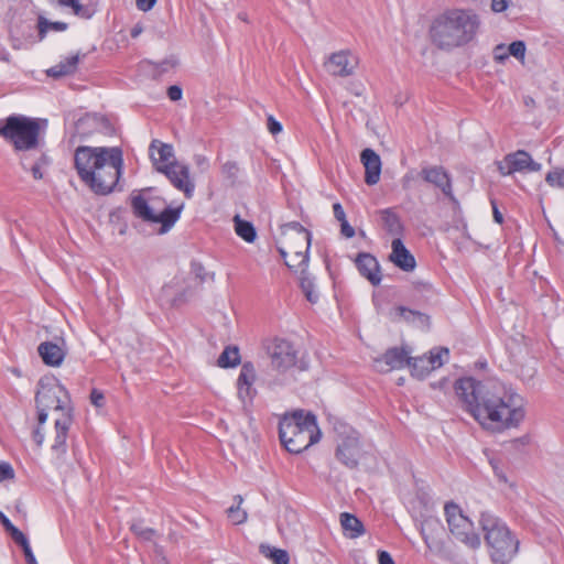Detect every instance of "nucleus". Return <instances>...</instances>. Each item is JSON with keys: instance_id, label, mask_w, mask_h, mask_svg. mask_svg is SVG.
I'll list each match as a JSON object with an SVG mask.
<instances>
[{"instance_id": "obj_38", "label": "nucleus", "mask_w": 564, "mask_h": 564, "mask_svg": "<svg viewBox=\"0 0 564 564\" xmlns=\"http://www.w3.org/2000/svg\"><path fill=\"white\" fill-rule=\"evenodd\" d=\"M235 499L238 501V503L236 507L232 506L227 510L228 518L232 521L234 524H241L247 520V512L240 509L242 497L236 496Z\"/></svg>"}, {"instance_id": "obj_18", "label": "nucleus", "mask_w": 564, "mask_h": 564, "mask_svg": "<svg viewBox=\"0 0 564 564\" xmlns=\"http://www.w3.org/2000/svg\"><path fill=\"white\" fill-rule=\"evenodd\" d=\"M149 151L153 165L160 173L167 170L170 165L180 163L175 160L173 147L161 142L160 140H153L150 144Z\"/></svg>"}, {"instance_id": "obj_27", "label": "nucleus", "mask_w": 564, "mask_h": 564, "mask_svg": "<svg viewBox=\"0 0 564 564\" xmlns=\"http://www.w3.org/2000/svg\"><path fill=\"white\" fill-rule=\"evenodd\" d=\"M79 59H80L79 54L70 55V56L66 57L64 61H61L58 64L48 68L46 70V74L54 78L74 74L77 69Z\"/></svg>"}, {"instance_id": "obj_8", "label": "nucleus", "mask_w": 564, "mask_h": 564, "mask_svg": "<svg viewBox=\"0 0 564 564\" xmlns=\"http://www.w3.org/2000/svg\"><path fill=\"white\" fill-rule=\"evenodd\" d=\"M445 516L451 534L470 549H478L481 540L475 531L473 521L466 517L456 503L445 505Z\"/></svg>"}, {"instance_id": "obj_60", "label": "nucleus", "mask_w": 564, "mask_h": 564, "mask_svg": "<svg viewBox=\"0 0 564 564\" xmlns=\"http://www.w3.org/2000/svg\"><path fill=\"white\" fill-rule=\"evenodd\" d=\"M143 29L140 24H135L132 29H131V36L132 37H138L141 33H142Z\"/></svg>"}, {"instance_id": "obj_35", "label": "nucleus", "mask_w": 564, "mask_h": 564, "mask_svg": "<svg viewBox=\"0 0 564 564\" xmlns=\"http://www.w3.org/2000/svg\"><path fill=\"white\" fill-rule=\"evenodd\" d=\"M240 362V355L237 347H226L218 357L217 364L221 368L235 367Z\"/></svg>"}, {"instance_id": "obj_32", "label": "nucleus", "mask_w": 564, "mask_h": 564, "mask_svg": "<svg viewBox=\"0 0 564 564\" xmlns=\"http://www.w3.org/2000/svg\"><path fill=\"white\" fill-rule=\"evenodd\" d=\"M234 221L237 235L247 242H253L257 237L253 225L247 220H242L238 215L235 216Z\"/></svg>"}, {"instance_id": "obj_17", "label": "nucleus", "mask_w": 564, "mask_h": 564, "mask_svg": "<svg viewBox=\"0 0 564 564\" xmlns=\"http://www.w3.org/2000/svg\"><path fill=\"white\" fill-rule=\"evenodd\" d=\"M37 352L45 365L58 367L65 359L67 345L62 336H56L54 341L41 343L37 347Z\"/></svg>"}, {"instance_id": "obj_63", "label": "nucleus", "mask_w": 564, "mask_h": 564, "mask_svg": "<svg viewBox=\"0 0 564 564\" xmlns=\"http://www.w3.org/2000/svg\"><path fill=\"white\" fill-rule=\"evenodd\" d=\"M158 564H167L165 557H161L159 561H158Z\"/></svg>"}, {"instance_id": "obj_61", "label": "nucleus", "mask_w": 564, "mask_h": 564, "mask_svg": "<svg viewBox=\"0 0 564 564\" xmlns=\"http://www.w3.org/2000/svg\"><path fill=\"white\" fill-rule=\"evenodd\" d=\"M174 65H175V63H174V62H172V61H165V62H163V63H162V66H163V67H162V70H166V69H167V68H166V66H171V67H173Z\"/></svg>"}, {"instance_id": "obj_41", "label": "nucleus", "mask_w": 564, "mask_h": 564, "mask_svg": "<svg viewBox=\"0 0 564 564\" xmlns=\"http://www.w3.org/2000/svg\"><path fill=\"white\" fill-rule=\"evenodd\" d=\"M525 43L523 41H514L508 45L509 55L517 59L523 61L525 56Z\"/></svg>"}, {"instance_id": "obj_20", "label": "nucleus", "mask_w": 564, "mask_h": 564, "mask_svg": "<svg viewBox=\"0 0 564 564\" xmlns=\"http://www.w3.org/2000/svg\"><path fill=\"white\" fill-rule=\"evenodd\" d=\"M257 375L256 369L251 362H245L241 366L240 373L237 379L238 397L245 403L247 400H251L256 390L253 383Z\"/></svg>"}, {"instance_id": "obj_49", "label": "nucleus", "mask_w": 564, "mask_h": 564, "mask_svg": "<svg viewBox=\"0 0 564 564\" xmlns=\"http://www.w3.org/2000/svg\"><path fill=\"white\" fill-rule=\"evenodd\" d=\"M268 130L273 134H278L282 131V124L276 121L273 116L268 117Z\"/></svg>"}, {"instance_id": "obj_12", "label": "nucleus", "mask_w": 564, "mask_h": 564, "mask_svg": "<svg viewBox=\"0 0 564 564\" xmlns=\"http://www.w3.org/2000/svg\"><path fill=\"white\" fill-rule=\"evenodd\" d=\"M361 456V447L359 435L356 431L350 430L337 444L336 457L348 468H356Z\"/></svg>"}, {"instance_id": "obj_28", "label": "nucleus", "mask_w": 564, "mask_h": 564, "mask_svg": "<svg viewBox=\"0 0 564 564\" xmlns=\"http://www.w3.org/2000/svg\"><path fill=\"white\" fill-rule=\"evenodd\" d=\"M340 524L345 534L350 539H356L364 534L365 529L361 521L351 513L343 512L340 514Z\"/></svg>"}, {"instance_id": "obj_53", "label": "nucleus", "mask_w": 564, "mask_h": 564, "mask_svg": "<svg viewBox=\"0 0 564 564\" xmlns=\"http://www.w3.org/2000/svg\"><path fill=\"white\" fill-rule=\"evenodd\" d=\"M195 163L202 172H205L209 169L208 159L204 155H195Z\"/></svg>"}, {"instance_id": "obj_59", "label": "nucleus", "mask_w": 564, "mask_h": 564, "mask_svg": "<svg viewBox=\"0 0 564 564\" xmlns=\"http://www.w3.org/2000/svg\"><path fill=\"white\" fill-rule=\"evenodd\" d=\"M0 522L4 527V529L9 532L14 525L11 523V521L3 514V512L0 511Z\"/></svg>"}, {"instance_id": "obj_46", "label": "nucleus", "mask_w": 564, "mask_h": 564, "mask_svg": "<svg viewBox=\"0 0 564 564\" xmlns=\"http://www.w3.org/2000/svg\"><path fill=\"white\" fill-rule=\"evenodd\" d=\"M45 423H41L39 420H37V426L34 429L33 433H32V437H33V441L35 442V444L40 447L43 445L44 443V433H43V425Z\"/></svg>"}, {"instance_id": "obj_54", "label": "nucleus", "mask_w": 564, "mask_h": 564, "mask_svg": "<svg viewBox=\"0 0 564 564\" xmlns=\"http://www.w3.org/2000/svg\"><path fill=\"white\" fill-rule=\"evenodd\" d=\"M333 212H334V216L335 218L338 220V221H343L346 219V214H345V210L343 208V206L339 204V203H335L333 205Z\"/></svg>"}, {"instance_id": "obj_64", "label": "nucleus", "mask_w": 564, "mask_h": 564, "mask_svg": "<svg viewBox=\"0 0 564 564\" xmlns=\"http://www.w3.org/2000/svg\"><path fill=\"white\" fill-rule=\"evenodd\" d=\"M239 18H240L241 20H243V21H247V19H246V15H245V14H239Z\"/></svg>"}, {"instance_id": "obj_44", "label": "nucleus", "mask_w": 564, "mask_h": 564, "mask_svg": "<svg viewBox=\"0 0 564 564\" xmlns=\"http://www.w3.org/2000/svg\"><path fill=\"white\" fill-rule=\"evenodd\" d=\"M14 470L9 463H0V481L13 479Z\"/></svg>"}, {"instance_id": "obj_34", "label": "nucleus", "mask_w": 564, "mask_h": 564, "mask_svg": "<svg viewBox=\"0 0 564 564\" xmlns=\"http://www.w3.org/2000/svg\"><path fill=\"white\" fill-rule=\"evenodd\" d=\"M260 552L270 558L274 564H289L290 556L285 550L276 549L270 545H260Z\"/></svg>"}, {"instance_id": "obj_9", "label": "nucleus", "mask_w": 564, "mask_h": 564, "mask_svg": "<svg viewBox=\"0 0 564 564\" xmlns=\"http://www.w3.org/2000/svg\"><path fill=\"white\" fill-rule=\"evenodd\" d=\"M421 534L431 552L448 562H456L455 554L446 545V532L436 518H427L421 524Z\"/></svg>"}, {"instance_id": "obj_42", "label": "nucleus", "mask_w": 564, "mask_h": 564, "mask_svg": "<svg viewBox=\"0 0 564 564\" xmlns=\"http://www.w3.org/2000/svg\"><path fill=\"white\" fill-rule=\"evenodd\" d=\"M221 172L225 177L234 182L238 176V164L234 161H227L226 163L223 164Z\"/></svg>"}, {"instance_id": "obj_13", "label": "nucleus", "mask_w": 564, "mask_h": 564, "mask_svg": "<svg viewBox=\"0 0 564 564\" xmlns=\"http://www.w3.org/2000/svg\"><path fill=\"white\" fill-rule=\"evenodd\" d=\"M501 174L510 175L518 171L536 172L541 170V164L532 160L531 155L522 150L508 154L503 161L498 164Z\"/></svg>"}, {"instance_id": "obj_24", "label": "nucleus", "mask_w": 564, "mask_h": 564, "mask_svg": "<svg viewBox=\"0 0 564 564\" xmlns=\"http://www.w3.org/2000/svg\"><path fill=\"white\" fill-rule=\"evenodd\" d=\"M356 265L360 274L368 279L371 284L378 285L381 282L379 263L373 256L360 253L356 260Z\"/></svg>"}, {"instance_id": "obj_3", "label": "nucleus", "mask_w": 564, "mask_h": 564, "mask_svg": "<svg viewBox=\"0 0 564 564\" xmlns=\"http://www.w3.org/2000/svg\"><path fill=\"white\" fill-rule=\"evenodd\" d=\"M35 403L41 423L46 422L48 410L59 413V416L55 419V436L51 448L56 459H61L66 453L67 434L73 422L69 393L56 379H41L35 395Z\"/></svg>"}, {"instance_id": "obj_2", "label": "nucleus", "mask_w": 564, "mask_h": 564, "mask_svg": "<svg viewBox=\"0 0 564 564\" xmlns=\"http://www.w3.org/2000/svg\"><path fill=\"white\" fill-rule=\"evenodd\" d=\"M74 161L80 180L98 195L113 191L123 167L122 151L117 147H78Z\"/></svg>"}, {"instance_id": "obj_19", "label": "nucleus", "mask_w": 564, "mask_h": 564, "mask_svg": "<svg viewBox=\"0 0 564 564\" xmlns=\"http://www.w3.org/2000/svg\"><path fill=\"white\" fill-rule=\"evenodd\" d=\"M293 242H286L285 248H279V252L282 258L285 259V264L296 271H302L307 269L308 264V249L310 248H295Z\"/></svg>"}, {"instance_id": "obj_52", "label": "nucleus", "mask_w": 564, "mask_h": 564, "mask_svg": "<svg viewBox=\"0 0 564 564\" xmlns=\"http://www.w3.org/2000/svg\"><path fill=\"white\" fill-rule=\"evenodd\" d=\"M340 232L346 238H352L355 236V229L348 224L347 219L340 221Z\"/></svg>"}, {"instance_id": "obj_6", "label": "nucleus", "mask_w": 564, "mask_h": 564, "mask_svg": "<svg viewBox=\"0 0 564 564\" xmlns=\"http://www.w3.org/2000/svg\"><path fill=\"white\" fill-rule=\"evenodd\" d=\"M479 523L491 560L498 564H506L511 561L518 552L519 541L512 536L507 525L487 511L481 512Z\"/></svg>"}, {"instance_id": "obj_58", "label": "nucleus", "mask_w": 564, "mask_h": 564, "mask_svg": "<svg viewBox=\"0 0 564 564\" xmlns=\"http://www.w3.org/2000/svg\"><path fill=\"white\" fill-rule=\"evenodd\" d=\"M491 205H492V214H494L495 221L498 224H502V221H503L502 214L498 210V207L494 200H491Z\"/></svg>"}, {"instance_id": "obj_1", "label": "nucleus", "mask_w": 564, "mask_h": 564, "mask_svg": "<svg viewBox=\"0 0 564 564\" xmlns=\"http://www.w3.org/2000/svg\"><path fill=\"white\" fill-rule=\"evenodd\" d=\"M455 393L487 431L500 433L516 429L525 417L524 398L502 382L462 378L455 383Z\"/></svg>"}, {"instance_id": "obj_26", "label": "nucleus", "mask_w": 564, "mask_h": 564, "mask_svg": "<svg viewBox=\"0 0 564 564\" xmlns=\"http://www.w3.org/2000/svg\"><path fill=\"white\" fill-rule=\"evenodd\" d=\"M184 284H185L184 286H178L176 290H174L176 286V284H174V283L165 285L163 288L164 294L174 295V297L172 300L174 305H178V304L186 302L199 289V288H194V285H191L189 276L184 281Z\"/></svg>"}, {"instance_id": "obj_21", "label": "nucleus", "mask_w": 564, "mask_h": 564, "mask_svg": "<svg viewBox=\"0 0 564 564\" xmlns=\"http://www.w3.org/2000/svg\"><path fill=\"white\" fill-rule=\"evenodd\" d=\"M392 251L389 259L394 265L405 272H411L415 269L416 262L414 257L405 248L400 238H395L391 243Z\"/></svg>"}, {"instance_id": "obj_47", "label": "nucleus", "mask_w": 564, "mask_h": 564, "mask_svg": "<svg viewBox=\"0 0 564 564\" xmlns=\"http://www.w3.org/2000/svg\"><path fill=\"white\" fill-rule=\"evenodd\" d=\"M510 0H491L490 9L495 13H501L509 8Z\"/></svg>"}, {"instance_id": "obj_62", "label": "nucleus", "mask_w": 564, "mask_h": 564, "mask_svg": "<svg viewBox=\"0 0 564 564\" xmlns=\"http://www.w3.org/2000/svg\"><path fill=\"white\" fill-rule=\"evenodd\" d=\"M524 104H525L527 106H533V105H534V100H533V98H531V97H525V99H524Z\"/></svg>"}, {"instance_id": "obj_48", "label": "nucleus", "mask_w": 564, "mask_h": 564, "mask_svg": "<svg viewBox=\"0 0 564 564\" xmlns=\"http://www.w3.org/2000/svg\"><path fill=\"white\" fill-rule=\"evenodd\" d=\"M495 58L499 62L506 61L510 55L508 52V46L503 44H499L494 50Z\"/></svg>"}, {"instance_id": "obj_7", "label": "nucleus", "mask_w": 564, "mask_h": 564, "mask_svg": "<svg viewBox=\"0 0 564 564\" xmlns=\"http://www.w3.org/2000/svg\"><path fill=\"white\" fill-rule=\"evenodd\" d=\"M150 192V188H145L131 196L133 214L143 221L160 224V232L165 234L178 220L183 204L171 208L162 197L148 195Z\"/></svg>"}, {"instance_id": "obj_11", "label": "nucleus", "mask_w": 564, "mask_h": 564, "mask_svg": "<svg viewBox=\"0 0 564 564\" xmlns=\"http://www.w3.org/2000/svg\"><path fill=\"white\" fill-rule=\"evenodd\" d=\"M447 348H434L429 355L420 357H410L409 367L413 376L417 378L426 377L432 370L440 368L444 364V357H448Z\"/></svg>"}, {"instance_id": "obj_25", "label": "nucleus", "mask_w": 564, "mask_h": 564, "mask_svg": "<svg viewBox=\"0 0 564 564\" xmlns=\"http://www.w3.org/2000/svg\"><path fill=\"white\" fill-rule=\"evenodd\" d=\"M282 234L286 237L288 242H296L301 248L311 247V232L297 221L283 225Z\"/></svg>"}, {"instance_id": "obj_30", "label": "nucleus", "mask_w": 564, "mask_h": 564, "mask_svg": "<svg viewBox=\"0 0 564 564\" xmlns=\"http://www.w3.org/2000/svg\"><path fill=\"white\" fill-rule=\"evenodd\" d=\"M300 286L310 303H317L319 296L315 291L314 280L311 278L307 270H302L300 273Z\"/></svg>"}, {"instance_id": "obj_55", "label": "nucleus", "mask_w": 564, "mask_h": 564, "mask_svg": "<svg viewBox=\"0 0 564 564\" xmlns=\"http://www.w3.org/2000/svg\"><path fill=\"white\" fill-rule=\"evenodd\" d=\"M155 2L156 0H137V7L139 10L147 12L154 7Z\"/></svg>"}, {"instance_id": "obj_37", "label": "nucleus", "mask_w": 564, "mask_h": 564, "mask_svg": "<svg viewBox=\"0 0 564 564\" xmlns=\"http://www.w3.org/2000/svg\"><path fill=\"white\" fill-rule=\"evenodd\" d=\"M63 6L70 7L74 14L83 19H89L95 13L91 7L84 6L78 0H63Z\"/></svg>"}, {"instance_id": "obj_43", "label": "nucleus", "mask_w": 564, "mask_h": 564, "mask_svg": "<svg viewBox=\"0 0 564 564\" xmlns=\"http://www.w3.org/2000/svg\"><path fill=\"white\" fill-rule=\"evenodd\" d=\"M9 533L14 542L18 543L22 549L30 545L26 536L18 528H12Z\"/></svg>"}, {"instance_id": "obj_40", "label": "nucleus", "mask_w": 564, "mask_h": 564, "mask_svg": "<svg viewBox=\"0 0 564 564\" xmlns=\"http://www.w3.org/2000/svg\"><path fill=\"white\" fill-rule=\"evenodd\" d=\"M545 181L552 187L564 188V170L555 169L550 171L545 176Z\"/></svg>"}, {"instance_id": "obj_15", "label": "nucleus", "mask_w": 564, "mask_h": 564, "mask_svg": "<svg viewBox=\"0 0 564 564\" xmlns=\"http://www.w3.org/2000/svg\"><path fill=\"white\" fill-rule=\"evenodd\" d=\"M171 184L178 191L183 192L186 198H192L195 191V183L191 178L189 167L183 163L170 165L167 170L162 172Z\"/></svg>"}, {"instance_id": "obj_16", "label": "nucleus", "mask_w": 564, "mask_h": 564, "mask_svg": "<svg viewBox=\"0 0 564 564\" xmlns=\"http://www.w3.org/2000/svg\"><path fill=\"white\" fill-rule=\"evenodd\" d=\"M358 58L349 51L333 53L325 62L326 70L333 76L347 77L354 74Z\"/></svg>"}, {"instance_id": "obj_23", "label": "nucleus", "mask_w": 564, "mask_h": 564, "mask_svg": "<svg viewBox=\"0 0 564 564\" xmlns=\"http://www.w3.org/2000/svg\"><path fill=\"white\" fill-rule=\"evenodd\" d=\"M421 176L424 178V181L441 188L442 192L446 196H448L451 199H454L449 176L444 171L443 167H441V166L424 167L421 171Z\"/></svg>"}, {"instance_id": "obj_29", "label": "nucleus", "mask_w": 564, "mask_h": 564, "mask_svg": "<svg viewBox=\"0 0 564 564\" xmlns=\"http://www.w3.org/2000/svg\"><path fill=\"white\" fill-rule=\"evenodd\" d=\"M383 228L391 235L400 236L403 231V225L398 214L391 209H382L379 212Z\"/></svg>"}, {"instance_id": "obj_36", "label": "nucleus", "mask_w": 564, "mask_h": 564, "mask_svg": "<svg viewBox=\"0 0 564 564\" xmlns=\"http://www.w3.org/2000/svg\"><path fill=\"white\" fill-rule=\"evenodd\" d=\"M130 529L142 541H152L156 536V531L145 527L142 521L132 522Z\"/></svg>"}, {"instance_id": "obj_51", "label": "nucleus", "mask_w": 564, "mask_h": 564, "mask_svg": "<svg viewBox=\"0 0 564 564\" xmlns=\"http://www.w3.org/2000/svg\"><path fill=\"white\" fill-rule=\"evenodd\" d=\"M90 401L95 406L100 408L104 405L105 397L100 391L94 389L90 393Z\"/></svg>"}, {"instance_id": "obj_45", "label": "nucleus", "mask_w": 564, "mask_h": 564, "mask_svg": "<svg viewBox=\"0 0 564 564\" xmlns=\"http://www.w3.org/2000/svg\"><path fill=\"white\" fill-rule=\"evenodd\" d=\"M45 164L44 156L41 158L31 166L30 171L35 180L43 178L42 166Z\"/></svg>"}, {"instance_id": "obj_4", "label": "nucleus", "mask_w": 564, "mask_h": 564, "mask_svg": "<svg viewBox=\"0 0 564 564\" xmlns=\"http://www.w3.org/2000/svg\"><path fill=\"white\" fill-rule=\"evenodd\" d=\"M479 26V15L473 10L447 9L432 20L429 36L438 50L452 51L471 42Z\"/></svg>"}, {"instance_id": "obj_31", "label": "nucleus", "mask_w": 564, "mask_h": 564, "mask_svg": "<svg viewBox=\"0 0 564 564\" xmlns=\"http://www.w3.org/2000/svg\"><path fill=\"white\" fill-rule=\"evenodd\" d=\"M398 315L409 323H413L420 327H427L430 317L421 312L406 308L404 306L397 307Z\"/></svg>"}, {"instance_id": "obj_56", "label": "nucleus", "mask_w": 564, "mask_h": 564, "mask_svg": "<svg viewBox=\"0 0 564 564\" xmlns=\"http://www.w3.org/2000/svg\"><path fill=\"white\" fill-rule=\"evenodd\" d=\"M379 564H394L392 556L387 551L378 552Z\"/></svg>"}, {"instance_id": "obj_57", "label": "nucleus", "mask_w": 564, "mask_h": 564, "mask_svg": "<svg viewBox=\"0 0 564 564\" xmlns=\"http://www.w3.org/2000/svg\"><path fill=\"white\" fill-rule=\"evenodd\" d=\"M22 550L25 555V560H26L28 564H37L30 545H28L26 547H24Z\"/></svg>"}, {"instance_id": "obj_5", "label": "nucleus", "mask_w": 564, "mask_h": 564, "mask_svg": "<svg viewBox=\"0 0 564 564\" xmlns=\"http://www.w3.org/2000/svg\"><path fill=\"white\" fill-rule=\"evenodd\" d=\"M316 417L299 410L285 414L279 424V436L288 452L299 454L321 440Z\"/></svg>"}, {"instance_id": "obj_14", "label": "nucleus", "mask_w": 564, "mask_h": 564, "mask_svg": "<svg viewBox=\"0 0 564 564\" xmlns=\"http://www.w3.org/2000/svg\"><path fill=\"white\" fill-rule=\"evenodd\" d=\"M411 350L406 347L389 348L382 356L373 360L375 368L379 372H390L394 369H402L410 362Z\"/></svg>"}, {"instance_id": "obj_33", "label": "nucleus", "mask_w": 564, "mask_h": 564, "mask_svg": "<svg viewBox=\"0 0 564 564\" xmlns=\"http://www.w3.org/2000/svg\"><path fill=\"white\" fill-rule=\"evenodd\" d=\"M191 285H194V288H200L203 283L207 280L214 279V273L206 272L205 268L202 263L193 261L191 263Z\"/></svg>"}, {"instance_id": "obj_10", "label": "nucleus", "mask_w": 564, "mask_h": 564, "mask_svg": "<svg viewBox=\"0 0 564 564\" xmlns=\"http://www.w3.org/2000/svg\"><path fill=\"white\" fill-rule=\"evenodd\" d=\"M271 366L279 372L293 368L297 361V351L293 344L285 339H274L267 347Z\"/></svg>"}, {"instance_id": "obj_39", "label": "nucleus", "mask_w": 564, "mask_h": 564, "mask_svg": "<svg viewBox=\"0 0 564 564\" xmlns=\"http://www.w3.org/2000/svg\"><path fill=\"white\" fill-rule=\"evenodd\" d=\"M67 29V24L65 22H51L44 18L39 19V31L40 34H45L47 31H56L62 32Z\"/></svg>"}, {"instance_id": "obj_50", "label": "nucleus", "mask_w": 564, "mask_h": 564, "mask_svg": "<svg viewBox=\"0 0 564 564\" xmlns=\"http://www.w3.org/2000/svg\"><path fill=\"white\" fill-rule=\"evenodd\" d=\"M167 96L172 101H177L182 98V88L177 85L167 88Z\"/></svg>"}, {"instance_id": "obj_22", "label": "nucleus", "mask_w": 564, "mask_h": 564, "mask_svg": "<svg viewBox=\"0 0 564 564\" xmlns=\"http://www.w3.org/2000/svg\"><path fill=\"white\" fill-rule=\"evenodd\" d=\"M360 160L365 166V182L368 185H375L380 180L381 159L372 149H365L360 154Z\"/></svg>"}]
</instances>
